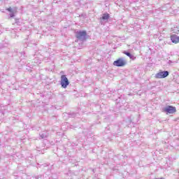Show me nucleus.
<instances>
[{"mask_svg": "<svg viewBox=\"0 0 179 179\" xmlns=\"http://www.w3.org/2000/svg\"><path fill=\"white\" fill-rule=\"evenodd\" d=\"M114 66L122 67L127 65V61L124 58L120 57L113 62Z\"/></svg>", "mask_w": 179, "mask_h": 179, "instance_id": "nucleus-1", "label": "nucleus"}, {"mask_svg": "<svg viewBox=\"0 0 179 179\" xmlns=\"http://www.w3.org/2000/svg\"><path fill=\"white\" fill-rule=\"evenodd\" d=\"M61 85L63 89H66L69 85V80H68V78H66V75H62L61 76Z\"/></svg>", "mask_w": 179, "mask_h": 179, "instance_id": "nucleus-2", "label": "nucleus"}, {"mask_svg": "<svg viewBox=\"0 0 179 179\" xmlns=\"http://www.w3.org/2000/svg\"><path fill=\"white\" fill-rule=\"evenodd\" d=\"M164 113H166V114H174V113L177 112V108L174 106H167L163 110Z\"/></svg>", "mask_w": 179, "mask_h": 179, "instance_id": "nucleus-3", "label": "nucleus"}, {"mask_svg": "<svg viewBox=\"0 0 179 179\" xmlns=\"http://www.w3.org/2000/svg\"><path fill=\"white\" fill-rule=\"evenodd\" d=\"M169 76V71H160L155 75L157 79H164Z\"/></svg>", "mask_w": 179, "mask_h": 179, "instance_id": "nucleus-4", "label": "nucleus"}, {"mask_svg": "<svg viewBox=\"0 0 179 179\" xmlns=\"http://www.w3.org/2000/svg\"><path fill=\"white\" fill-rule=\"evenodd\" d=\"M171 41L173 44H178L179 36L177 34H173L171 36Z\"/></svg>", "mask_w": 179, "mask_h": 179, "instance_id": "nucleus-5", "label": "nucleus"}, {"mask_svg": "<svg viewBox=\"0 0 179 179\" xmlns=\"http://www.w3.org/2000/svg\"><path fill=\"white\" fill-rule=\"evenodd\" d=\"M86 31H80L76 33V37L77 38H83V37H86Z\"/></svg>", "mask_w": 179, "mask_h": 179, "instance_id": "nucleus-6", "label": "nucleus"}, {"mask_svg": "<svg viewBox=\"0 0 179 179\" xmlns=\"http://www.w3.org/2000/svg\"><path fill=\"white\" fill-rule=\"evenodd\" d=\"M109 18H110V14L106 13V14L103 15L101 20H108Z\"/></svg>", "mask_w": 179, "mask_h": 179, "instance_id": "nucleus-7", "label": "nucleus"}, {"mask_svg": "<svg viewBox=\"0 0 179 179\" xmlns=\"http://www.w3.org/2000/svg\"><path fill=\"white\" fill-rule=\"evenodd\" d=\"M123 54H124L127 57H129V58H132V55H131V53H129L128 52H124Z\"/></svg>", "mask_w": 179, "mask_h": 179, "instance_id": "nucleus-8", "label": "nucleus"}, {"mask_svg": "<svg viewBox=\"0 0 179 179\" xmlns=\"http://www.w3.org/2000/svg\"><path fill=\"white\" fill-rule=\"evenodd\" d=\"M6 10H8V12H12V8L10 7V8H7Z\"/></svg>", "mask_w": 179, "mask_h": 179, "instance_id": "nucleus-9", "label": "nucleus"}, {"mask_svg": "<svg viewBox=\"0 0 179 179\" xmlns=\"http://www.w3.org/2000/svg\"><path fill=\"white\" fill-rule=\"evenodd\" d=\"M13 16H15V15L13 13L10 14V17H13Z\"/></svg>", "mask_w": 179, "mask_h": 179, "instance_id": "nucleus-10", "label": "nucleus"}]
</instances>
